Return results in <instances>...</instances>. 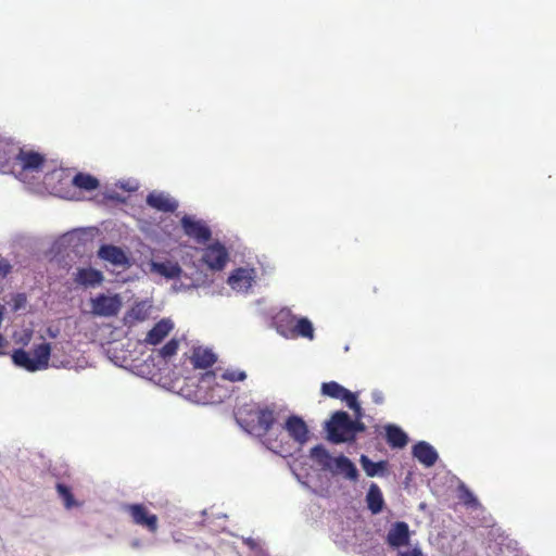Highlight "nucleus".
Segmentation results:
<instances>
[{"mask_svg": "<svg viewBox=\"0 0 556 556\" xmlns=\"http://www.w3.org/2000/svg\"><path fill=\"white\" fill-rule=\"evenodd\" d=\"M48 161L38 152L26 151L18 147V155L14 162V175L18 180L27 185H34L42 178L48 168Z\"/></svg>", "mask_w": 556, "mask_h": 556, "instance_id": "nucleus-3", "label": "nucleus"}, {"mask_svg": "<svg viewBox=\"0 0 556 556\" xmlns=\"http://www.w3.org/2000/svg\"><path fill=\"white\" fill-rule=\"evenodd\" d=\"M276 331L286 339L315 338L314 326L307 317H298L290 308L280 309L273 318Z\"/></svg>", "mask_w": 556, "mask_h": 556, "instance_id": "nucleus-2", "label": "nucleus"}, {"mask_svg": "<svg viewBox=\"0 0 556 556\" xmlns=\"http://www.w3.org/2000/svg\"><path fill=\"white\" fill-rule=\"evenodd\" d=\"M12 266L5 258L0 260V281H2L11 271Z\"/></svg>", "mask_w": 556, "mask_h": 556, "instance_id": "nucleus-38", "label": "nucleus"}, {"mask_svg": "<svg viewBox=\"0 0 556 556\" xmlns=\"http://www.w3.org/2000/svg\"><path fill=\"white\" fill-rule=\"evenodd\" d=\"M179 342L176 339L169 340L162 349L159 350V355L164 359L167 361L174 354H176L178 349Z\"/></svg>", "mask_w": 556, "mask_h": 556, "instance_id": "nucleus-34", "label": "nucleus"}, {"mask_svg": "<svg viewBox=\"0 0 556 556\" xmlns=\"http://www.w3.org/2000/svg\"><path fill=\"white\" fill-rule=\"evenodd\" d=\"M18 155V146L7 138H0V174H12Z\"/></svg>", "mask_w": 556, "mask_h": 556, "instance_id": "nucleus-14", "label": "nucleus"}, {"mask_svg": "<svg viewBox=\"0 0 556 556\" xmlns=\"http://www.w3.org/2000/svg\"><path fill=\"white\" fill-rule=\"evenodd\" d=\"M49 334L53 338L56 336V333H54V331H51V329H49Z\"/></svg>", "mask_w": 556, "mask_h": 556, "instance_id": "nucleus-44", "label": "nucleus"}, {"mask_svg": "<svg viewBox=\"0 0 556 556\" xmlns=\"http://www.w3.org/2000/svg\"><path fill=\"white\" fill-rule=\"evenodd\" d=\"M202 262L214 271L223 270L229 260V253L219 241L212 242L202 250Z\"/></svg>", "mask_w": 556, "mask_h": 556, "instance_id": "nucleus-10", "label": "nucleus"}, {"mask_svg": "<svg viewBox=\"0 0 556 556\" xmlns=\"http://www.w3.org/2000/svg\"><path fill=\"white\" fill-rule=\"evenodd\" d=\"M256 279V270L250 267L235 269L228 277V285L236 291H248Z\"/></svg>", "mask_w": 556, "mask_h": 556, "instance_id": "nucleus-15", "label": "nucleus"}, {"mask_svg": "<svg viewBox=\"0 0 556 556\" xmlns=\"http://www.w3.org/2000/svg\"><path fill=\"white\" fill-rule=\"evenodd\" d=\"M97 255L100 260L114 267L127 269L131 266V261L128 254L121 247L114 244H102L99 248Z\"/></svg>", "mask_w": 556, "mask_h": 556, "instance_id": "nucleus-13", "label": "nucleus"}, {"mask_svg": "<svg viewBox=\"0 0 556 556\" xmlns=\"http://www.w3.org/2000/svg\"><path fill=\"white\" fill-rule=\"evenodd\" d=\"M191 361L197 368H207L216 362V355L210 349L197 348L193 351Z\"/></svg>", "mask_w": 556, "mask_h": 556, "instance_id": "nucleus-25", "label": "nucleus"}, {"mask_svg": "<svg viewBox=\"0 0 556 556\" xmlns=\"http://www.w3.org/2000/svg\"><path fill=\"white\" fill-rule=\"evenodd\" d=\"M142 270L152 277H161L166 280H173L182 275L179 264L172 260L151 258L144 261L142 263Z\"/></svg>", "mask_w": 556, "mask_h": 556, "instance_id": "nucleus-8", "label": "nucleus"}, {"mask_svg": "<svg viewBox=\"0 0 556 556\" xmlns=\"http://www.w3.org/2000/svg\"><path fill=\"white\" fill-rule=\"evenodd\" d=\"M409 528L404 521H397L391 526L387 534V543L393 548H401L408 544Z\"/></svg>", "mask_w": 556, "mask_h": 556, "instance_id": "nucleus-16", "label": "nucleus"}, {"mask_svg": "<svg viewBox=\"0 0 556 556\" xmlns=\"http://www.w3.org/2000/svg\"><path fill=\"white\" fill-rule=\"evenodd\" d=\"M309 457L324 471H329L333 476L342 475L345 479L351 481H356L358 479V470L352 460L344 455L332 457L329 451L321 444L316 445L311 450Z\"/></svg>", "mask_w": 556, "mask_h": 556, "instance_id": "nucleus-5", "label": "nucleus"}, {"mask_svg": "<svg viewBox=\"0 0 556 556\" xmlns=\"http://www.w3.org/2000/svg\"><path fill=\"white\" fill-rule=\"evenodd\" d=\"M340 400L344 401L346 403V405L349 406V408H351V409H353V408L357 407V405H359V403L356 399V395L354 393H352L350 390H346V393Z\"/></svg>", "mask_w": 556, "mask_h": 556, "instance_id": "nucleus-37", "label": "nucleus"}, {"mask_svg": "<svg viewBox=\"0 0 556 556\" xmlns=\"http://www.w3.org/2000/svg\"><path fill=\"white\" fill-rule=\"evenodd\" d=\"M51 346L49 343L37 345L33 353L17 349L12 354L13 364L30 372L45 370L49 366Z\"/></svg>", "mask_w": 556, "mask_h": 556, "instance_id": "nucleus-6", "label": "nucleus"}, {"mask_svg": "<svg viewBox=\"0 0 556 556\" xmlns=\"http://www.w3.org/2000/svg\"><path fill=\"white\" fill-rule=\"evenodd\" d=\"M72 184L83 190L92 191L99 186V181L96 177L89 174L78 173L72 179Z\"/></svg>", "mask_w": 556, "mask_h": 556, "instance_id": "nucleus-27", "label": "nucleus"}, {"mask_svg": "<svg viewBox=\"0 0 556 556\" xmlns=\"http://www.w3.org/2000/svg\"><path fill=\"white\" fill-rule=\"evenodd\" d=\"M346 390L344 387L339 384L336 381L330 382H324L321 384V393L328 397L340 400L344 396L346 393Z\"/></svg>", "mask_w": 556, "mask_h": 556, "instance_id": "nucleus-30", "label": "nucleus"}, {"mask_svg": "<svg viewBox=\"0 0 556 556\" xmlns=\"http://www.w3.org/2000/svg\"><path fill=\"white\" fill-rule=\"evenodd\" d=\"M371 400H372V402H374L375 404H378V405L382 404V403H383V401H384V395H383L382 391H380V390H374V391L371 392Z\"/></svg>", "mask_w": 556, "mask_h": 556, "instance_id": "nucleus-40", "label": "nucleus"}, {"mask_svg": "<svg viewBox=\"0 0 556 556\" xmlns=\"http://www.w3.org/2000/svg\"><path fill=\"white\" fill-rule=\"evenodd\" d=\"M366 503L368 509L374 514L377 515L382 511L384 500L382 492L378 484L371 483L369 485L368 492L366 494Z\"/></svg>", "mask_w": 556, "mask_h": 556, "instance_id": "nucleus-23", "label": "nucleus"}, {"mask_svg": "<svg viewBox=\"0 0 556 556\" xmlns=\"http://www.w3.org/2000/svg\"><path fill=\"white\" fill-rule=\"evenodd\" d=\"M184 232L192 238L199 244H205L212 237L210 227L203 220H195L189 215H185L181 220Z\"/></svg>", "mask_w": 556, "mask_h": 556, "instance_id": "nucleus-12", "label": "nucleus"}, {"mask_svg": "<svg viewBox=\"0 0 556 556\" xmlns=\"http://www.w3.org/2000/svg\"><path fill=\"white\" fill-rule=\"evenodd\" d=\"M123 306L119 294L99 293L90 299L91 314L97 317L111 318L118 315Z\"/></svg>", "mask_w": 556, "mask_h": 556, "instance_id": "nucleus-7", "label": "nucleus"}, {"mask_svg": "<svg viewBox=\"0 0 556 556\" xmlns=\"http://www.w3.org/2000/svg\"><path fill=\"white\" fill-rule=\"evenodd\" d=\"M215 381L214 387L212 388L213 394L211 395L212 401L223 402L225 399L229 396V392L225 389L219 381H217V377L215 372H206L201 379V389L210 388L211 382Z\"/></svg>", "mask_w": 556, "mask_h": 556, "instance_id": "nucleus-20", "label": "nucleus"}, {"mask_svg": "<svg viewBox=\"0 0 556 556\" xmlns=\"http://www.w3.org/2000/svg\"><path fill=\"white\" fill-rule=\"evenodd\" d=\"M56 492L66 509L78 507L79 503L74 498L71 488L64 483L56 484Z\"/></svg>", "mask_w": 556, "mask_h": 556, "instance_id": "nucleus-29", "label": "nucleus"}, {"mask_svg": "<svg viewBox=\"0 0 556 556\" xmlns=\"http://www.w3.org/2000/svg\"><path fill=\"white\" fill-rule=\"evenodd\" d=\"M26 303H27L26 295L24 293H17V294L13 295V298H12V309L14 312L23 309V308H25Z\"/></svg>", "mask_w": 556, "mask_h": 556, "instance_id": "nucleus-35", "label": "nucleus"}, {"mask_svg": "<svg viewBox=\"0 0 556 556\" xmlns=\"http://www.w3.org/2000/svg\"><path fill=\"white\" fill-rule=\"evenodd\" d=\"M68 178V175L63 168H56L52 164H48V168L42 175V184L47 189H51L52 191H56V184L62 182L64 179Z\"/></svg>", "mask_w": 556, "mask_h": 556, "instance_id": "nucleus-21", "label": "nucleus"}, {"mask_svg": "<svg viewBox=\"0 0 556 556\" xmlns=\"http://www.w3.org/2000/svg\"><path fill=\"white\" fill-rule=\"evenodd\" d=\"M124 189H127V190H136L137 189V186H129V185H126V186H122Z\"/></svg>", "mask_w": 556, "mask_h": 556, "instance_id": "nucleus-43", "label": "nucleus"}, {"mask_svg": "<svg viewBox=\"0 0 556 556\" xmlns=\"http://www.w3.org/2000/svg\"><path fill=\"white\" fill-rule=\"evenodd\" d=\"M204 282V278L201 274L197 275L194 278H190L189 283H185L184 281H175L173 288L175 291H186L191 288H199Z\"/></svg>", "mask_w": 556, "mask_h": 556, "instance_id": "nucleus-32", "label": "nucleus"}, {"mask_svg": "<svg viewBox=\"0 0 556 556\" xmlns=\"http://www.w3.org/2000/svg\"><path fill=\"white\" fill-rule=\"evenodd\" d=\"M244 543L252 549L255 552L256 556H263L265 554V551L264 548L262 547L261 545V541L260 540H255V539H252V538H247L244 539Z\"/></svg>", "mask_w": 556, "mask_h": 556, "instance_id": "nucleus-36", "label": "nucleus"}, {"mask_svg": "<svg viewBox=\"0 0 556 556\" xmlns=\"http://www.w3.org/2000/svg\"><path fill=\"white\" fill-rule=\"evenodd\" d=\"M365 425L358 420H352L346 412H336L329 420L325 422L327 439L332 443L353 442L358 432H364Z\"/></svg>", "mask_w": 556, "mask_h": 556, "instance_id": "nucleus-4", "label": "nucleus"}, {"mask_svg": "<svg viewBox=\"0 0 556 556\" xmlns=\"http://www.w3.org/2000/svg\"><path fill=\"white\" fill-rule=\"evenodd\" d=\"M282 412V407L277 404L258 407L255 412L257 424L253 425L251 428L243 420L241 410L236 413V419L238 424L247 431H256L257 435L262 438L261 441L266 446V448L282 457H287L291 456L293 452L292 445L289 443V441H285L286 435L283 431H280L276 437H274V433L270 432L273 425L279 421Z\"/></svg>", "mask_w": 556, "mask_h": 556, "instance_id": "nucleus-1", "label": "nucleus"}, {"mask_svg": "<svg viewBox=\"0 0 556 556\" xmlns=\"http://www.w3.org/2000/svg\"><path fill=\"white\" fill-rule=\"evenodd\" d=\"M174 328V324L170 319H162L154 325V327L147 333L144 342L147 344L156 345L159 344Z\"/></svg>", "mask_w": 556, "mask_h": 556, "instance_id": "nucleus-19", "label": "nucleus"}, {"mask_svg": "<svg viewBox=\"0 0 556 556\" xmlns=\"http://www.w3.org/2000/svg\"><path fill=\"white\" fill-rule=\"evenodd\" d=\"M247 378V374L243 370L235 369V368H228L225 369L220 375V380L225 381H243Z\"/></svg>", "mask_w": 556, "mask_h": 556, "instance_id": "nucleus-33", "label": "nucleus"}, {"mask_svg": "<svg viewBox=\"0 0 556 556\" xmlns=\"http://www.w3.org/2000/svg\"><path fill=\"white\" fill-rule=\"evenodd\" d=\"M355 531H356L355 529H342V532L338 533V532H336L334 529H332L336 544H338L344 548L349 547V546L357 545V539H356Z\"/></svg>", "mask_w": 556, "mask_h": 556, "instance_id": "nucleus-28", "label": "nucleus"}, {"mask_svg": "<svg viewBox=\"0 0 556 556\" xmlns=\"http://www.w3.org/2000/svg\"><path fill=\"white\" fill-rule=\"evenodd\" d=\"M386 438L388 444L393 448H403L407 442V434L395 425L386 426Z\"/></svg>", "mask_w": 556, "mask_h": 556, "instance_id": "nucleus-24", "label": "nucleus"}, {"mask_svg": "<svg viewBox=\"0 0 556 556\" xmlns=\"http://www.w3.org/2000/svg\"><path fill=\"white\" fill-rule=\"evenodd\" d=\"M413 456L425 467L433 466L439 457L434 447L426 441H420L413 446Z\"/></svg>", "mask_w": 556, "mask_h": 556, "instance_id": "nucleus-18", "label": "nucleus"}, {"mask_svg": "<svg viewBox=\"0 0 556 556\" xmlns=\"http://www.w3.org/2000/svg\"><path fill=\"white\" fill-rule=\"evenodd\" d=\"M147 203L151 207L165 213H172L178 207V202L165 192L154 191L149 193Z\"/></svg>", "mask_w": 556, "mask_h": 556, "instance_id": "nucleus-17", "label": "nucleus"}, {"mask_svg": "<svg viewBox=\"0 0 556 556\" xmlns=\"http://www.w3.org/2000/svg\"><path fill=\"white\" fill-rule=\"evenodd\" d=\"M458 491H459V498L466 506H468L470 508L480 507V503H479L478 498L464 483H462L458 486Z\"/></svg>", "mask_w": 556, "mask_h": 556, "instance_id": "nucleus-31", "label": "nucleus"}, {"mask_svg": "<svg viewBox=\"0 0 556 556\" xmlns=\"http://www.w3.org/2000/svg\"><path fill=\"white\" fill-rule=\"evenodd\" d=\"M103 274L94 268H80L76 274V282L85 287H96L103 281Z\"/></svg>", "mask_w": 556, "mask_h": 556, "instance_id": "nucleus-22", "label": "nucleus"}, {"mask_svg": "<svg viewBox=\"0 0 556 556\" xmlns=\"http://www.w3.org/2000/svg\"><path fill=\"white\" fill-rule=\"evenodd\" d=\"M359 463L368 477L384 475L388 465V463L384 460L375 463L366 455L361 456Z\"/></svg>", "mask_w": 556, "mask_h": 556, "instance_id": "nucleus-26", "label": "nucleus"}, {"mask_svg": "<svg viewBox=\"0 0 556 556\" xmlns=\"http://www.w3.org/2000/svg\"><path fill=\"white\" fill-rule=\"evenodd\" d=\"M399 556H424V554L419 547L415 546L413 548L400 551Z\"/></svg>", "mask_w": 556, "mask_h": 556, "instance_id": "nucleus-39", "label": "nucleus"}, {"mask_svg": "<svg viewBox=\"0 0 556 556\" xmlns=\"http://www.w3.org/2000/svg\"><path fill=\"white\" fill-rule=\"evenodd\" d=\"M352 410L354 412L355 420L361 421V419L364 416V410H363L361 404L357 405V407L353 408Z\"/></svg>", "mask_w": 556, "mask_h": 556, "instance_id": "nucleus-41", "label": "nucleus"}, {"mask_svg": "<svg viewBox=\"0 0 556 556\" xmlns=\"http://www.w3.org/2000/svg\"><path fill=\"white\" fill-rule=\"evenodd\" d=\"M124 510L129 515L131 521L151 533H155L159 528L157 516L150 511L143 504H126Z\"/></svg>", "mask_w": 556, "mask_h": 556, "instance_id": "nucleus-9", "label": "nucleus"}, {"mask_svg": "<svg viewBox=\"0 0 556 556\" xmlns=\"http://www.w3.org/2000/svg\"><path fill=\"white\" fill-rule=\"evenodd\" d=\"M142 545H143L142 542L138 539H135L130 542V546L135 549L142 547Z\"/></svg>", "mask_w": 556, "mask_h": 556, "instance_id": "nucleus-42", "label": "nucleus"}, {"mask_svg": "<svg viewBox=\"0 0 556 556\" xmlns=\"http://www.w3.org/2000/svg\"><path fill=\"white\" fill-rule=\"evenodd\" d=\"M280 431H283L285 435H288L298 444V451H300L309 439V431L305 421L295 415L287 418ZM285 441H288L287 437H285Z\"/></svg>", "mask_w": 556, "mask_h": 556, "instance_id": "nucleus-11", "label": "nucleus"}]
</instances>
